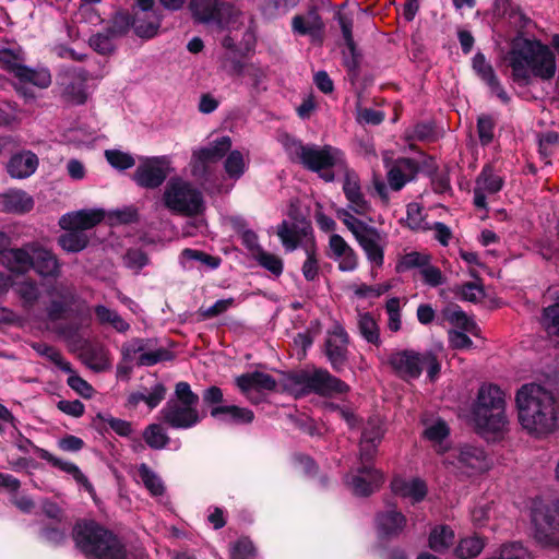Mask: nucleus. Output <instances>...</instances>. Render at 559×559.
<instances>
[{"instance_id": "f257e3e1", "label": "nucleus", "mask_w": 559, "mask_h": 559, "mask_svg": "<svg viewBox=\"0 0 559 559\" xmlns=\"http://www.w3.org/2000/svg\"><path fill=\"white\" fill-rule=\"evenodd\" d=\"M518 418L530 435L543 437L557 428V401L554 393L537 383L522 385L515 395Z\"/></svg>"}, {"instance_id": "f03ea898", "label": "nucleus", "mask_w": 559, "mask_h": 559, "mask_svg": "<svg viewBox=\"0 0 559 559\" xmlns=\"http://www.w3.org/2000/svg\"><path fill=\"white\" fill-rule=\"evenodd\" d=\"M286 150L292 160L318 174L325 182H333L335 170L341 173L347 166L344 153L332 145H305L300 141L290 140L286 143Z\"/></svg>"}, {"instance_id": "7ed1b4c3", "label": "nucleus", "mask_w": 559, "mask_h": 559, "mask_svg": "<svg viewBox=\"0 0 559 559\" xmlns=\"http://www.w3.org/2000/svg\"><path fill=\"white\" fill-rule=\"evenodd\" d=\"M72 538L84 555L97 559H124L127 550L121 540L109 530L93 520L76 522Z\"/></svg>"}, {"instance_id": "20e7f679", "label": "nucleus", "mask_w": 559, "mask_h": 559, "mask_svg": "<svg viewBox=\"0 0 559 559\" xmlns=\"http://www.w3.org/2000/svg\"><path fill=\"white\" fill-rule=\"evenodd\" d=\"M473 419L480 433H497L506 429L504 393L496 384H483L473 408Z\"/></svg>"}, {"instance_id": "39448f33", "label": "nucleus", "mask_w": 559, "mask_h": 559, "mask_svg": "<svg viewBox=\"0 0 559 559\" xmlns=\"http://www.w3.org/2000/svg\"><path fill=\"white\" fill-rule=\"evenodd\" d=\"M199 395L188 382H178L174 397L169 399L160 411L162 421L174 429H189L201 421L198 411Z\"/></svg>"}, {"instance_id": "423d86ee", "label": "nucleus", "mask_w": 559, "mask_h": 559, "mask_svg": "<svg viewBox=\"0 0 559 559\" xmlns=\"http://www.w3.org/2000/svg\"><path fill=\"white\" fill-rule=\"evenodd\" d=\"M506 61L511 70H558L554 51L536 38L513 40Z\"/></svg>"}, {"instance_id": "0eeeda50", "label": "nucleus", "mask_w": 559, "mask_h": 559, "mask_svg": "<svg viewBox=\"0 0 559 559\" xmlns=\"http://www.w3.org/2000/svg\"><path fill=\"white\" fill-rule=\"evenodd\" d=\"M163 203L170 212L187 217L201 215L205 211L202 192L180 177L169 179L163 192Z\"/></svg>"}, {"instance_id": "6e6552de", "label": "nucleus", "mask_w": 559, "mask_h": 559, "mask_svg": "<svg viewBox=\"0 0 559 559\" xmlns=\"http://www.w3.org/2000/svg\"><path fill=\"white\" fill-rule=\"evenodd\" d=\"M533 538L545 548H559V500H535L531 511Z\"/></svg>"}, {"instance_id": "1a4fd4ad", "label": "nucleus", "mask_w": 559, "mask_h": 559, "mask_svg": "<svg viewBox=\"0 0 559 559\" xmlns=\"http://www.w3.org/2000/svg\"><path fill=\"white\" fill-rule=\"evenodd\" d=\"M389 362L396 374L404 380L417 379L426 369L428 378L435 381L441 369L437 355L431 350L423 353L411 349L396 352L390 356Z\"/></svg>"}, {"instance_id": "9d476101", "label": "nucleus", "mask_w": 559, "mask_h": 559, "mask_svg": "<svg viewBox=\"0 0 559 559\" xmlns=\"http://www.w3.org/2000/svg\"><path fill=\"white\" fill-rule=\"evenodd\" d=\"M294 382L301 385L305 393H316L321 396H334L349 391L348 384L325 369H316L312 372L301 371L294 377Z\"/></svg>"}, {"instance_id": "9b49d317", "label": "nucleus", "mask_w": 559, "mask_h": 559, "mask_svg": "<svg viewBox=\"0 0 559 559\" xmlns=\"http://www.w3.org/2000/svg\"><path fill=\"white\" fill-rule=\"evenodd\" d=\"M444 463L452 465L454 468L468 476L487 472L491 466V462L485 450L468 443L455 447L448 455Z\"/></svg>"}, {"instance_id": "f8f14e48", "label": "nucleus", "mask_w": 559, "mask_h": 559, "mask_svg": "<svg viewBox=\"0 0 559 559\" xmlns=\"http://www.w3.org/2000/svg\"><path fill=\"white\" fill-rule=\"evenodd\" d=\"M188 8L195 23L215 24L222 29L230 23L235 11L225 0H190Z\"/></svg>"}, {"instance_id": "ddd939ff", "label": "nucleus", "mask_w": 559, "mask_h": 559, "mask_svg": "<svg viewBox=\"0 0 559 559\" xmlns=\"http://www.w3.org/2000/svg\"><path fill=\"white\" fill-rule=\"evenodd\" d=\"M156 338H132L122 345L121 353L124 360H132L135 355L138 357V366H153L160 361H169L174 358L170 350L156 347Z\"/></svg>"}, {"instance_id": "4468645a", "label": "nucleus", "mask_w": 559, "mask_h": 559, "mask_svg": "<svg viewBox=\"0 0 559 559\" xmlns=\"http://www.w3.org/2000/svg\"><path fill=\"white\" fill-rule=\"evenodd\" d=\"M231 147L229 136H222L207 146L193 151L191 157V174L199 179H207L212 165L218 163Z\"/></svg>"}, {"instance_id": "2eb2a0df", "label": "nucleus", "mask_w": 559, "mask_h": 559, "mask_svg": "<svg viewBox=\"0 0 559 559\" xmlns=\"http://www.w3.org/2000/svg\"><path fill=\"white\" fill-rule=\"evenodd\" d=\"M290 27L294 35L308 36L313 45L321 46L324 41L325 24L317 3H310L306 13L294 15Z\"/></svg>"}, {"instance_id": "dca6fc26", "label": "nucleus", "mask_w": 559, "mask_h": 559, "mask_svg": "<svg viewBox=\"0 0 559 559\" xmlns=\"http://www.w3.org/2000/svg\"><path fill=\"white\" fill-rule=\"evenodd\" d=\"M169 175V165L165 157L146 158L139 164L132 178L144 189H156L163 185Z\"/></svg>"}, {"instance_id": "f3484780", "label": "nucleus", "mask_w": 559, "mask_h": 559, "mask_svg": "<svg viewBox=\"0 0 559 559\" xmlns=\"http://www.w3.org/2000/svg\"><path fill=\"white\" fill-rule=\"evenodd\" d=\"M47 295L50 297V301L46 308V314L50 321L63 319L76 300L74 287L62 283L51 285L47 289Z\"/></svg>"}, {"instance_id": "a211bd4d", "label": "nucleus", "mask_w": 559, "mask_h": 559, "mask_svg": "<svg viewBox=\"0 0 559 559\" xmlns=\"http://www.w3.org/2000/svg\"><path fill=\"white\" fill-rule=\"evenodd\" d=\"M85 78L75 72H62L58 79L61 87L60 96L69 106H80L86 103L88 93L85 87Z\"/></svg>"}, {"instance_id": "6ab92c4d", "label": "nucleus", "mask_w": 559, "mask_h": 559, "mask_svg": "<svg viewBox=\"0 0 559 559\" xmlns=\"http://www.w3.org/2000/svg\"><path fill=\"white\" fill-rule=\"evenodd\" d=\"M354 237L365 251L367 259L376 266H382L384 262V236L376 227L368 225Z\"/></svg>"}, {"instance_id": "aec40b11", "label": "nucleus", "mask_w": 559, "mask_h": 559, "mask_svg": "<svg viewBox=\"0 0 559 559\" xmlns=\"http://www.w3.org/2000/svg\"><path fill=\"white\" fill-rule=\"evenodd\" d=\"M341 173L344 175L343 192L348 201V207L357 215H366L371 211V205L361 192L358 175L346 166Z\"/></svg>"}, {"instance_id": "412c9836", "label": "nucleus", "mask_w": 559, "mask_h": 559, "mask_svg": "<svg viewBox=\"0 0 559 559\" xmlns=\"http://www.w3.org/2000/svg\"><path fill=\"white\" fill-rule=\"evenodd\" d=\"M383 436L382 420L379 417H370L364 426L359 442V459L361 462H371L373 460Z\"/></svg>"}, {"instance_id": "4be33fe9", "label": "nucleus", "mask_w": 559, "mask_h": 559, "mask_svg": "<svg viewBox=\"0 0 559 559\" xmlns=\"http://www.w3.org/2000/svg\"><path fill=\"white\" fill-rule=\"evenodd\" d=\"M325 355L336 371H340L347 360L348 335L341 325H335L328 332Z\"/></svg>"}, {"instance_id": "5701e85b", "label": "nucleus", "mask_w": 559, "mask_h": 559, "mask_svg": "<svg viewBox=\"0 0 559 559\" xmlns=\"http://www.w3.org/2000/svg\"><path fill=\"white\" fill-rule=\"evenodd\" d=\"M358 474L352 476L350 486L355 495L367 497L383 484V475L380 471L373 468L370 462H361Z\"/></svg>"}, {"instance_id": "b1692460", "label": "nucleus", "mask_w": 559, "mask_h": 559, "mask_svg": "<svg viewBox=\"0 0 559 559\" xmlns=\"http://www.w3.org/2000/svg\"><path fill=\"white\" fill-rule=\"evenodd\" d=\"M329 250V258L337 262L340 271L353 272L357 269L358 255L341 235L330 236Z\"/></svg>"}, {"instance_id": "393cba45", "label": "nucleus", "mask_w": 559, "mask_h": 559, "mask_svg": "<svg viewBox=\"0 0 559 559\" xmlns=\"http://www.w3.org/2000/svg\"><path fill=\"white\" fill-rule=\"evenodd\" d=\"M33 253V266L40 276L58 278L61 275V263L57 255L49 249L37 243L29 245Z\"/></svg>"}, {"instance_id": "a878e982", "label": "nucleus", "mask_w": 559, "mask_h": 559, "mask_svg": "<svg viewBox=\"0 0 559 559\" xmlns=\"http://www.w3.org/2000/svg\"><path fill=\"white\" fill-rule=\"evenodd\" d=\"M105 217L102 210H80L64 214L59 222L62 229L85 230L95 227Z\"/></svg>"}, {"instance_id": "bb28decb", "label": "nucleus", "mask_w": 559, "mask_h": 559, "mask_svg": "<svg viewBox=\"0 0 559 559\" xmlns=\"http://www.w3.org/2000/svg\"><path fill=\"white\" fill-rule=\"evenodd\" d=\"M337 21L346 46L343 51L345 67L347 70H357L361 66L362 56L353 38V20L338 13Z\"/></svg>"}, {"instance_id": "cd10ccee", "label": "nucleus", "mask_w": 559, "mask_h": 559, "mask_svg": "<svg viewBox=\"0 0 559 559\" xmlns=\"http://www.w3.org/2000/svg\"><path fill=\"white\" fill-rule=\"evenodd\" d=\"M376 524L379 535L390 539L402 534L407 524V519L402 512L391 509L378 513Z\"/></svg>"}, {"instance_id": "c85d7f7f", "label": "nucleus", "mask_w": 559, "mask_h": 559, "mask_svg": "<svg viewBox=\"0 0 559 559\" xmlns=\"http://www.w3.org/2000/svg\"><path fill=\"white\" fill-rule=\"evenodd\" d=\"M245 48H238L235 39L230 35L223 38L222 45L226 49V58L233 62L231 70H243L246 67L245 57L253 50L255 45L254 34L247 31L243 35Z\"/></svg>"}, {"instance_id": "c756f323", "label": "nucleus", "mask_w": 559, "mask_h": 559, "mask_svg": "<svg viewBox=\"0 0 559 559\" xmlns=\"http://www.w3.org/2000/svg\"><path fill=\"white\" fill-rule=\"evenodd\" d=\"M236 384L248 396H250L252 391H274L276 389L275 379L269 373L261 371L240 374L236 378Z\"/></svg>"}, {"instance_id": "7c9ffc66", "label": "nucleus", "mask_w": 559, "mask_h": 559, "mask_svg": "<svg viewBox=\"0 0 559 559\" xmlns=\"http://www.w3.org/2000/svg\"><path fill=\"white\" fill-rule=\"evenodd\" d=\"M134 34L142 39L154 38L162 26L164 13L162 9L150 12H134Z\"/></svg>"}, {"instance_id": "2f4dec72", "label": "nucleus", "mask_w": 559, "mask_h": 559, "mask_svg": "<svg viewBox=\"0 0 559 559\" xmlns=\"http://www.w3.org/2000/svg\"><path fill=\"white\" fill-rule=\"evenodd\" d=\"M418 164L412 158H399L388 173L390 187L397 191L418 173Z\"/></svg>"}, {"instance_id": "473e14b6", "label": "nucleus", "mask_w": 559, "mask_h": 559, "mask_svg": "<svg viewBox=\"0 0 559 559\" xmlns=\"http://www.w3.org/2000/svg\"><path fill=\"white\" fill-rule=\"evenodd\" d=\"M38 166V157L31 151L15 154L8 163V173L13 178H26L33 175Z\"/></svg>"}, {"instance_id": "72a5a7b5", "label": "nucleus", "mask_w": 559, "mask_h": 559, "mask_svg": "<svg viewBox=\"0 0 559 559\" xmlns=\"http://www.w3.org/2000/svg\"><path fill=\"white\" fill-rule=\"evenodd\" d=\"M391 488L394 493L412 498L414 502L421 501L427 493L426 484L418 478L411 481H406L402 478H395L391 483Z\"/></svg>"}, {"instance_id": "f704fd0d", "label": "nucleus", "mask_w": 559, "mask_h": 559, "mask_svg": "<svg viewBox=\"0 0 559 559\" xmlns=\"http://www.w3.org/2000/svg\"><path fill=\"white\" fill-rule=\"evenodd\" d=\"M1 205L10 213H25L33 209L34 201L25 191L12 190L1 195Z\"/></svg>"}, {"instance_id": "c9c22d12", "label": "nucleus", "mask_w": 559, "mask_h": 559, "mask_svg": "<svg viewBox=\"0 0 559 559\" xmlns=\"http://www.w3.org/2000/svg\"><path fill=\"white\" fill-rule=\"evenodd\" d=\"M135 14H131L128 10H116L107 22L105 27L107 32L117 37L126 36L131 28L134 29Z\"/></svg>"}, {"instance_id": "e433bc0d", "label": "nucleus", "mask_w": 559, "mask_h": 559, "mask_svg": "<svg viewBox=\"0 0 559 559\" xmlns=\"http://www.w3.org/2000/svg\"><path fill=\"white\" fill-rule=\"evenodd\" d=\"M38 452L40 459L47 461L52 466L72 475L73 478L79 484H81L85 489H87L90 492L93 491L92 484L88 481L87 477L80 471V468L75 464L62 461L61 459L56 457L55 455H52L51 453L44 449H39Z\"/></svg>"}, {"instance_id": "4c0bfd02", "label": "nucleus", "mask_w": 559, "mask_h": 559, "mask_svg": "<svg viewBox=\"0 0 559 559\" xmlns=\"http://www.w3.org/2000/svg\"><path fill=\"white\" fill-rule=\"evenodd\" d=\"M0 67L2 70H33L26 66L25 51L16 44L0 49Z\"/></svg>"}, {"instance_id": "58836bf2", "label": "nucleus", "mask_w": 559, "mask_h": 559, "mask_svg": "<svg viewBox=\"0 0 559 559\" xmlns=\"http://www.w3.org/2000/svg\"><path fill=\"white\" fill-rule=\"evenodd\" d=\"M211 416L218 418L225 416V419L237 425L250 424L254 414L251 409L236 405L215 406L211 409Z\"/></svg>"}, {"instance_id": "ea45409f", "label": "nucleus", "mask_w": 559, "mask_h": 559, "mask_svg": "<svg viewBox=\"0 0 559 559\" xmlns=\"http://www.w3.org/2000/svg\"><path fill=\"white\" fill-rule=\"evenodd\" d=\"M14 86L19 92L26 94L29 86L45 88L51 83L50 72H14Z\"/></svg>"}, {"instance_id": "a19ab883", "label": "nucleus", "mask_w": 559, "mask_h": 559, "mask_svg": "<svg viewBox=\"0 0 559 559\" xmlns=\"http://www.w3.org/2000/svg\"><path fill=\"white\" fill-rule=\"evenodd\" d=\"M3 258L5 259L8 266L17 273H25L33 266V253L31 252L29 246L27 248H15L8 250Z\"/></svg>"}, {"instance_id": "79ce46f5", "label": "nucleus", "mask_w": 559, "mask_h": 559, "mask_svg": "<svg viewBox=\"0 0 559 559\" xmlns=\"http://www.w3.org/2000/svg\"><path fill=\"white\" fill-rule=\"evenodd\" d=\"M306 228L299 229L295 224L283 221L277 226V236L286 251H294L298 248L302 236H307Z\"/></svg>"}, {"instance_id": "37998d69", "label": "nucleus", "mask_w": 559, "mask_h": 559, "mask_svg": "<svg viewBox=\"0 0 559 559\" xmlns=\"http://www.w3.org/2000/svg\"><path fill=\"white\" fill-rule=\"evenodd\" d=\"M443 318L450 322L452 325L462 329L465 332H469L474 335H478V326L467 317V314L460 309L459 306L451 305L443 309L442 311Z\"/></svg>"}, {"instance_id": "c03bdc74", "label": "nucleus", "mask_w": 559, "mask_h": 559, "mask_svg": "<svg viewBox=\"0 0 559 559\" xmlns=\"http://www.w3.org/2000/svg\"><path fill=\"white\" fill-rule=\"evenodd\" d=\"M94 312L97 321L102 325L108 324L119 333H124L130 329V324L123 320L117 311L111 310L104 305L95 306Z\"/></svg>"}, {"instance_id": "a18cd8bd", "label": "nucleus", "mask_w": 559, "mask_h": 559, "mask_svg": "<svg viewBox=\"0 0 559 559\" xmlns=\"http://www.w3.org/2000/svg\"><path fill=\"white\" fill-rule=\"evenodd\" d=\"M67 233L58 239L60 247L67 252H80L88 245V237L82 230L66 229Z\"/></svg>"}, {"instance_id": "49530a36", "label": "nucleus", "mask_w": 559, "mask_h": 559, "mask_svg": "<svg viewBox=\"0 0 559 559\" xmlns=\"http://www.w3.org/2000/svg\"><path fill=\"white\" fill-rule=\"evenodd\" d=\"M305 251L307 259L302 264V275L304 277L312 282L319 276V260L317 258V246L313 239H309L305 243Z\"/></svg>"}, {"instance_id": "de8ad7c7", "label": "nucleus", "mask_w": 559, "mask_h": 559, "mask_svg": "<svg viewBox=\"0 0 559 559\" xmlns=\"http://www.w3.org/2000/svg\"><path fill=\"white\" fill-rule=\"evenodd\" d=\"M358 329L362 337L368 343H371L376 346H380V330L376 320L369 312L359 314Z\"/></svg>"}, {"instance_id": "09e8293b", "label": "nucleus", "mask_w": 559, "mask_h": 559, "mask_svg": "<svg viewBox=\"0 0 559 559\" xmlns=\"http://www.w3.org/2000/svg\"><path fill=\"white\" fill-rule=\"evenodd\" d=\"M453 543L454 533L447 526L437 527L430 533L429 547L437 552L447 550Z\"/></svg>"}, {"instance_id": "8fccbe9b", "label": "nucleus", "mask_w": 559, "mask_h": 559, "mask_svg": "<svg viewBox=\"0 0 559 559\" xmlns=\"http://www.w3.org/2000/svg\"><path fill=\"white\" fill-rule=\"evenodd\" d=\"M143 439L154 450H162L169 443V437L159 424L148 425L143 432Z\"/></svg>"}, {"instance_id": "3c124183", "label": "nucleus", "mask_w": 559, "mask_h": 559, "mask_svg": "<svg viewBox=\"0 0 559 559\" xmlns=\"http://www.w3.org/2000/svg\"><path fill=\"white\" fill-rule=\"evenodd\" d=\"M485 542L479 536H471L461 539L455 552L461 559H471L477 557L484 549Z\"/></svg>"}, {"instance_id": "603ef678", "label": "nucleus", "mask_w": 559, "mask_h": 559, "mask_svg": "<svg viewBox=\"0 0 559 559\" xmlns=\"http://www.w3.org/2000/svg\"><path fill=\"white\" fill-rule=\"evenodd\" d=\"M138 471L143 485L153 496L164 495L165 486L155 472H153L145 463H142Z\"/></svg>"}, {"instance_id": "864d4df0", "label": "nucleus", "mask_w": 559, "mask_h": 559, "mask_svg": "<svg viewBox=\"0 0 559 559\" xmlns=\"http://www.w3.org/2000/svg\"><path fill=\"white\" fill-rule=\"evenodd\" d=\"M404 139L411 141H433L436 139L435 124L430 121L418 122L404 132Z\"/></svg>"}, {"instance_id": "5fc2aeb1", "label": "nucleus", "mask_w": 559, "mask_h": 559, "mask_svg": "<svg viewBox=\"0 0 559 559\" xmlns=\"http://www.w3.org/2000/svg\"><path fill=\"white\" fill-rule=\"evenodd\" d=\"M246 160L238 150L230 151L224 162V168L230 179L238 180L246 171Z\"/></svg>"}, {"instance_id": "6e6d98bb", "label": "nucleus", "mask_w": 559, "mask_h": 559, "mask_svg": "<svg viewBox=\"0 0 559 559\" xmlns=\"http://www.w3.org/2000/svg\"><path fill=\"white\" fill-rule=\"evenodd\" d=\"M480 79L488 85L491 93L500 98L503 103L509 102V96L504 90V83H508V79H504L500 72H479Z\"/></svg>"}, {"instance_id": "4d7b16f0", "label": "nucleus", "mask_w": 559, "mask_h": 559, "mask_svg": "<svg viewBox=\"0 0 559 559\" xmlns=\"http://www.w3.org/2000/svg\"><path fill=\"white\" fill-rule=\"evenodd\" d=\"M301 0H262L261 12L266 17H276L282 11L287 13L289 10L296 8Z\"/></svg>"}, {"instance_id": "13d9d810", "label": "nucleus", "mask_w": 559, "mask_h": 559, "mask_svg": "<svg viewBox=\"0 0 559 559\" xmlns=\"http://www.w3.org/2000/svg\"><path fill=\"white\" fill-rule=\"evenodd\" d=\"M33 348L40 355L47 357L50 361H52L57 367H59L62 371L67 373L72 372V368L70 362L66 361L61 355V353L46 344V343H36L33 345Z\"/></svg>"}, {"instance_id": "bf43d9fd", "label": "nucleus", "mask_w": 559, "mask_h": 559, "mask_svg": "<svg viewBox=\"0 0 559 559\" xmlns=\"http://www.w3.org/2000/svg\"><path fill=\"white\" fill-rule=\"evenodd\" d=\"M430 262V255L417 251H412L409 253L401 257L396 264L397 272H404L407 270H412L415 267H419L420 270Z\"/></svg>"}, {"instance_id": "052dcab7", "label": "nucleus", "mask_w": 559, "mask_h": 559, "mask_svg": "<svg viewBox=\"0 0 559 559\" xmlns=\"http://www.w3.org/2000/svg\"><path fill=\"white\" fill-rule=\"evenodd\" d=\"M114 35L105 28L103 32L93 34L88 39V45L100 55H109L115 50Z\"/></svg>"}, {"instance_id": "680f3d73", "label": "nucleus", "mask_w": 559, "mask_h": 559, "mask_svg": "<svg viewBox=\"0 0 559 559\" xmlns=\"http://www.w3.org/2000/svg\"><path fill=\"white\" fill-rule=\"evenodd\" d=\"M503 181L488 167L484 168L476 180V188L488 193H496L502 188Z\"/></svg>"}, {"instance_id": "e2e57ef3", "label": "nucleus", "mask_w": 559, "mask_h": 559, "mask_svg": "<svg viewBox=\"0 0 559 559\" xmlns=\"http://www.w3.org/2000/svg\"><path fill=\"white\" fill-rule=\"evenodd\" d=\"M423 211V206L417 202H412L407 205L405 223L411 229L426 230L429 228Z\"/></svg>"}, {"instance_id": "0e129e2a", "label": "nucleus", "mask_w": 559, "mask_h": 559, "mask_svg": "<svg viewBox=\"0 0 559 559\" xmlns=\"http://www.w3.org/2000/svg\"><path fill=\"white\" fill-rule=\"evenodd\" d=\"M254 259L262 267L270 271L272 274L276 276L282 274L283 261L280 257L266 252L263 249H259L258 252L254 254Z\"/></svg>"}, {"instance_id": "69168bd1", "label": "nucleus", "mask_w": 559, "mask_h": 559, "mask_svg": "<svg viewBox=\"0 0 559 559\" xmlns=\"http://www.w3.org/2000/svg\"><path fill=\"white\" fill-rule=\"evenodd\" d=\"M543 324L548 334L559 336V296L554 305L545 308Z\"/></svg>"}, {"instance_id": "338daca9", "label": "nucleus", "mask_w": 559, "mask_h": 559, "mask_svg": "<svg viewBox=\"0 0 559 559\" xmlns=\"http://www.w3.org/2000/svg\"><path fill=\"white\" fill-rule=\"evenodd\" d=\"M107 162L116 169L124 170L134 166L135 160L129 153L119 150H107L105 152Z\"/></svg>"}, {"instance_id": "774afa93", "label": "nucleus", "mask_w": 559, "mask_h": 559, "mask_svg": "<svg viewBox=\"0 0 559 559\" xmlns=\"http://www.w3.org/2000/svg\"><path fill=\"white\" fill-rule=\"evenodd\" d=\"M498 552L502 559H532L530 551L520 543L504 544Z\"/></svg>"}]
</instances>
